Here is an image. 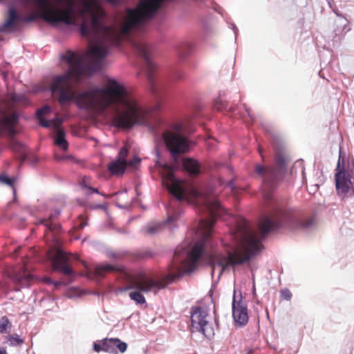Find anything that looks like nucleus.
<instances>
[{"label": "nucleus", "mask_w": 354, "mask_h": 354, "mask_svg": "<svg viewBox=\"0 0 354 354\" xmlns=\"http://www.w3.org/2000/svg\"><path fill=\"white\" fill-rule=\"evenodd\" d=\"M62 58L69 65V68L65 74L54 77L51 84L52 92L59 93L58 102L62 106L75 100L80 109L100 113L111 106L114 109L112 123L121 129H130L136 124L155 128L160 122L154 114L161 109L160 102H157L153 111H150L140 104L134 95L114 80H110L105 88L95 86L75 94L73 91L71 81L78 82L84 75L83 59L71 50Z\"/></svg>", "instance_id": "1"}, {"label": "nucleus", "mask_w": 354, "mask_h": 354, "mask_svg": "<svg viewBox=\"0 0 354 354\" xmlns=\"http://www.w3.org/2000/svg\"><path fill=\"white\" fill-rule=\"evenodd\" d=\"M203 251L204 245L201 243H196L188 254L185 248L176 249L172 261L169 266L167 275L159 279L149 277L143 271L129 274L120 264L97 265L93 270V274L97 278H103L108 273H121L129 283V286L124 288L122 291L134 289L135 290L129 292V297L136 304H143L146 300L141 292H156L179 279L185 273L193 271Z\"/></svg>", "instance_id": "2"}, {"label": "nucleus", "mask_w": 354, "mask_h": 354, "mask_svg": "<svg viewBox=\"0 0 354 354\" xmlns=\"http://www.w3.org/2000/svg\"><path fill=\"white\" fill-rule=\"evenodd\" d=\"M289 212L276 207L270 216H264L259 222V229L261 237L256 232L248 230L244 225L239 227L236 234L237 246L233 250H226L225 254L214 251L208 257V261L214 270L216 266L224 272L230 268L248 262L261 248V240L271 230L278 229L289 220Z\"/></svg>", "instance_id": "3"}, {"label": "nucleus", "mask_w": 354, "mask_h": 354, "mask_svg": "<svg viewBox=\"0 0 354 354\" xmlns=\"http://www.w3.org/2000/svg\"><path fill=\"white\" fill-rule=\"evenodd\" d=\"M165 174H163V181L169 192L178 201H194L198 205L204 206L210 214L209 220H201L199 227L202 231V239L198 243L203 244L204 247L208 241L213 227L216 223V217H220L225 210L216 199V195L212 188L207 187L202 190L189 186L183 181L177 180L174 176L173 169L168 165L164 166Z\"/></svg>", "instance_id": "4"}, {"label": "nucleus", "mask_w": 354, "mask_h": 354, "mask_svg": "<svg viewBox=\"0 0 354 354\" xmlns=\"http://www.w3.org/2000/svg\"><path fill=\"white\" fill-rule=\"evenodd\" d=\"M37 6V12L32 13L27 17L20 16L12 7L8 9V17L1 27L0 32L6 30L17 28L19 22L30 23L41 18L50 24L62 23L64 24L74 22L71 15V5L66 10H62L60 7L50 0H35Z\"/></svg>", "instance_id": "5"}, {"label": "nucleus", "mask_w": 354, "mask_h": 354, "mask_svg": "<svg viewBox=\"0 0 354 354\" xmlns=\"http://www.w3.org/2000/svg\"><path fill=\"white\" fill-rule=\"evenodd\" d=\"M185 128L184 123H176L162 133L166 148L173 157L189 151V140L183 136Z\"/></svg>", "instance_id": "6"}, {"label": "nucleus", "mask_w": 354, "mask_h": 354, "mask_svg": "<svg viewBox=\"0 0 354 354\" xmlns=\"http://www.w3.org/2000/svg\"><path fill=\"white\" fill-rule=\"evenodd\" d=\"M52 109L48 105H45L37 111V118L39 124L45 128L53 127L56 129L55 136V144L64 151H66L68 147V142L66 140V133L63 129L60 128L62 120L56 116L51 120H46L44 116L48 115Z\"/></svg>", "instance_id": "7"}, {"label": "nucleus", "mask_w": 354, "mask_h": 354, "mask_svg": "<svg viewBox=\"0 0 354 354\" xmlns=\"http://www.w3.org/2000/svg\"><path fill=\"white\" fill-rule=\"evenodd\" d=\"M192 326L205 337L211 338L214 335V328L209 321V309L205 306H194L191 312Z\"/></svg>", "instance_id": "8"}, {"label": "nucleus", "mask_w": 354, "mask_h": 354, "mask_svg": "<svg viewBox=\"0 0 354 354\" xmlns=\"http://www.w3.org/2000/svg\"><path fill=\"white\" fill-rule=\"evenodd\" d=\"M48 259L50 261L53 270L59 271L62 274L70 276L73 271L70 265V256L59 248L49 250L46 254Z\"/></svg>", "instance_id": "9"}, {"label": "nucleus", "mask_w": 354, "mask_h": 354, "mask_svg": "<svg viewBox=\"0 0 354 354\" xmlns=\"http://www.w3.org/2000/svg\"><path fill=\"white\" fill-rule=\"evenodd\" d=\"M132 46L136 50L138 55L144 60L146 75L149 84H151V90L154 93L156 66L150 59V48L147 44L142 41H133Z\"/></svg>", "instance_id": "10"}, {"label": "nucleus", "mask_w": 354, "mask_h": 354, "mask_svg": "<svg viewBox=\"0 0 354 354\" xmlns=\"http://www.w3.org/2000/svg\"><path fill=\"white\" fill-rule=\"evenodd\" d=\"M335 174V187L337 193L339 196L344 197L347 194L353 192V184L354 178L352 171L345 169L341 165L340 160H338Z\"/></svg>", "instance_id": "11"}, {"label": "nucleus", "mask_w": 354, "mask_h": 354, "mask_svg": "<svg viewBox=\"0 0 354 354\" xmlns=\"http://www.w3.org/2000/svg\"><path fill=\"white\" fill-rule=\"evenodd\" d=\"M18 122L19 115L16 112L6 115L0 111V135H8L13 138L17 133L16 126Z\"/></svg>", "instance_id": "12"}, {"label": "nucleus", "mask_w": 354, "mask_h": 354, "mask_svg": "<svg viewBox=\"0 0 354 354\" xmlns=\"http://www.w3.org/2000/svg\"><path fill=\"white\" fill-rule=\"evenodd\" d=\"M232 316L235 323L239 326H245L248 322L247 306L241 297L236 301L235 294L232 301Z\"/></svg>", "instance_id": "13"}, {"label": "nucleus", "mask_w": 354, "mask_h": 354, "mask_svg": "<svg viewBox=\"0 0 354 354\" xmlns=\"http://www.w3.org/2000/svg\"><path fill=\"white\" fill-rule=\"evenodd\" d=\"M255 173L262 178L263 189L265 192L269 191L273 187L277 176L274 169L257 165Z\"/></svg>", "instance_id": "14"}, {"label": "nucleus", "mask_w": 354, "mask_h": 354, "mask_svg": "<svg viewBox=\"0 0 354 354\" xmlns=\"http://www.w3.org/2000/svg\"><path fill=\"white\" fill-rule=\"evenodd\" d=\"M12 279L16 286V290H19L24 287L30 286L35 279L28 270L23 266L19 270L15 271Z\"/></svg>", "instance_id": "15"}, {"label": "nucleus", "mask_w": 354, "mask_h": 354, "mask_svg": "<svg viewBox=\"0 0 354 354\" xmlns=\"http://www.w3.org/2000/svg\"><path fill=\"white\" fill-rule=\"evenodd\" d=\"M59 215V212L57 211L51 214L48 218L41 219L39 223L44 225L46 229L54 235H57L61 230V225L55 221Z\"/></svg>", "instance_id": "16"}, {"label": "nucleus", "mask_w": 354, "mask_h": 354, "mask_svg": "<svg viewBox=\"0 0 354 354\" xmlns=\"http://www.w3.org/2000/svg\"><path fill=\"white\" fill-rule=\"evenodd\" d=\"M105 352L112 353H117L118 351L124 353L127 348V344L118 338L105 339Z\"/></svg>", "instance_id": "17"}, {"label": "nucleus", "mask_w": 354, "mask_h": 354, "mask_svg": "<svg viewBox=\"0 0 354 354\" xmlns=\"http://www.w3.org/2000/svg\"><path fill=\"white\" fill-rule=\"evenodd\" d=\"M183 166L185 171L192 175H198L201 172L199 162L194 158H186L183 160Z\"/></svg>", "instance_id": "18"}, {"label": "nucleus", "mask_w": 354, "mask_h": 354, "mask_svg": "<svg viewBox=\"0 0 354 354\" xmlns=\"http://www.w3.org/2000/svg\"><path fill=\"white\" fill-rule=\"evenodd\" d=\"M127 167V162H122L120 160H117L115 162H111L109 167V171L112 174H122L124 171V169Z\"/></svg>", "instance_id": "19"}, {"label": "nucleus", "mask_w": 354, "mask_h": 354, "mask_svg": "<svg viewBox=\"0 0 354 354\" xmlns=\"http://www.w3.org/2000/svg\"><path fill=\"white\" fill-rule=\"evenodd\" d=\"M12 323L6 316H3L0 319V334L5 333L10 330Z\"/></svg>", "instance_id": "20"}, {"label": "nucleus", "mask_w": 354, "mask_h": 354, "mask_svg": "<svg viewBox=\"0 0 354 354\" xmlns=\"http://www.w3.org/2000/svg\"><path fill=\"white\" fill-rule=\"evenodd\" d=\"M58 1H64L66 6V8L65 9H62L60 8V9L62 10H66L69 8V6L70 5H71V10H70L71 11V17L74 21V22L73 24H68V25H75L77 24V18H76V16L75 15V3H74V0H58Z\"/></svg>", "instance_id": "21"}, {"label": "nucleus", "mask_w": 354, "mask_h": 354, "mask_svg": "<svg viewBox=\"0 0 354 354\" xmlns=\"http://www.w3.org/2000/svg\"><path fill=\"white\" fill-rule=\"evenodd\" d=\"M214 109L218 111H223L227 109V102L219 96L214 102Z\"/></svg>", "instance_id": "22"}, {"label": "nucleus", "mask_w": 354, "mask_h": 354, "mask_svg": "<svg viewBox=\"0 0 354 354\" xmlns=\"http://www.w3.org/2000/svg\"><path fill=\"white\" fill-rule=\"evenodd\" d=\"M7 339L10 342V344L12 346L21 345L24 343V339H21L17 334L9 335L7 336Z\"/></svg>", "instance_id": "23"}, {"label": "nucleus", "mask_w": 354, "mask_h": 354, "mask_svg": "<svg viewBox=\"0 0 354 354\" xmlns=\"http://www.w3.org/2000/svg\"><path fill=\"white\" fill-rule=\"evenodd\" d=\"M314 224V218H307L304 220H301L298 222V228L308 229L313 226Z\"/></svg>", "instance_id": "24"}, {"label": "nucleus", "mask_w": 354, "mask_h": 354, "mask_svg": "<svg viewBox=\"0 0 354 354\" xmlns=\"http://www.w3.org/2000/svg\"><path fill=\"white\" fill-rule=\"evenodd\" d=\"M129 149L126 146L121 148L118 153V160L122 162H127L126 158L128 156Z\"/></svg>", "instance_id": "25"}, {"label": "nucleus", "mask_w": 354, "mask_h": 354, "mask_svg": "<svg viewBox=\"0 0 354 354\" xmlns=\"http://www.w3.org/2000/svg\"><path fill=\"white\" fill-rule=\"evenodd\" d=\"M106 348L105 339L101 343H94L93 344V350L96 352L105 351Z\"/></svg>", "instance_id": "26"}, {"label": "nucleus", "mask_w": 354, "mask_h": 354, "mask_svg": "<svg viewBox=\"0 0 354 354\" xmlns=\"http://www.w3.org/2000/svg\"><path fill=\"white\" fill-rule=\"evenodd\" d=\"M280 294H281V297L283 299H285V300H287V301L290 300V299L292 297V293L287 288L282 289L281 290V292H280Z\"/></svg>", "instance_id": "27"}, {"label": "nucleus", "mask_w": 354, "mask_h": 354, "mask_svg": "<svg viewBox=\"0 0 354 354\" xmlns=\"http://www.w3.org/2000/svg\"><path fill=\"white\" fill-rule=\"evenodd\" d=\"M14 180H15V179L10 178L8 176L0 175V182L1 183H5L6 185L13 187Z\"/></svg>", "instance_id": "28"}, {"label": "nucleus", "mask_w": 354, "mask_h": 354, "mask_svg": "<svg viewBox=\"0 0 354 354\" xmlns=\"http://www.w3.org/2000/svg\"><path fill=\"white\" fill-rule=\"evenodd\" d=\"M78 218L80 221V223L79 224L77 227L80 230L83 229L85 226L87 225V221L85 218L84 216L83 215H80Z\"/></svg>", "instance_id": "29"}, {"label": "nucleus", "mask_w": 354, "mask_h": 354, "mask_svg": "<svg viewBox=\"0 0 354 354\" xmlns=\"http://www.w3.org/2000/svg\"><path fill=\"white\" fill-rule=\"evenodd\" d=\"M140 162V159L137 156H134L129 161H127V166H136Z\"/></svg>", "instance_id": "30"}, {"label": "nucleus", "mask_w": 354, "mask_h": 354, "mask_svg": "<svg viewBox=\"0 0 354 354\" xmlns=\"http://www.w3.org/2000/svg\"><path fill=\"white\" fill-rule=\"evenodd\" d=\"M88 180H89V178L86 177V176H84L80 184H81V186L84 188V189H88V187H90L89 185H88Z\"/></svg>", "instance_id": "31"}, {"label": "nucleus", "mask_w": 354, "mask_h": 354, "mask_svg": "<svg viewBox=\"0 0 354 354\" xmlns=\"http://www.w3.org/2000/svg\"><path fill=\"white\" fill-rule=\"evenodd\" d=\"M88 192L86 193L87 195H89L92 193H96L102 195V194H101L97 188H93L91 186L88 187ZM103 196L104 195L103 194Z\"/></svg>", "instance_id": "32"}, {"label": "nucleus", "mask_w": 354, "mask_h": 354, "mask_svg": "<svg viewBox=\"0 0 354 354\" xmlns=\"http://www.w3.org/2000/svg\"><path fill=\"white\" fill-rule=\"evenodd\" d=\"M2 0H0L1 1ZM20 2L24 4V6H27L32 3H35V0H19Z\"/></svg>", "instance_id": "33"}, {"label": "nucleus", "mask_w": 354, "mask_h": 354, "mask_svg": "<svg viewBox=\"0 0 354 354\" xmlns=\"http://www.w3.org/2000/svg\"><path fill=\"white\" fill-rule=\"evenodd\" d=\"M181 123H184L185 124V129H184V133L185 132L186 130H190V124H187L186 121H183ZM188 123H190V121H188Z\"/></svg>", "instance_id": "34"}, {"label": "nucleus", "mask_w": 354, "mask_h": 354, "mask_svg": "<svg viewBox=\"0 0 354 354\" xmlns=\"http://www.w3.org/2000/svg\"><path fill=\"white\" fill-rule=\"evenodd\" d=\"M157 230V228L155 227H149L148 228V232L150 233V234H153L156 232Z\"/></svg>", "instance_id": "35"}, {"label": "nucleus", "mask_w": 354, "mask_h": 354, "mask_svg": "<svg viewBox=\"0 0 354 354\" xmlns=\"http://www.w3.org/2000/svg\"><path fill=\"white\" fill-rule=\"evenodd\" d=\"M264 198H265V200H266V201L271 199L270 194V193L265 194H264Z\"/></svg>", "instance_id": "36"}, {"label": "nucleus", "mask_w": 354, "mask_h": 354, "mask_svg": "<svg viewBox=\"0 0 354 354\" xmlns=\"http://www.w3.org/2000/svg\"><path fill=\"white\" fill-rule=\"evenodd\" d=\"M44 281H45L46 283H51V280L50 278H48V277H46L44 279Z\"/></svg>", "instance_id": "37"}, {"label": "nucleus", "mask_w": 354, "mask_h": 354, "mask_svg": "<svg viewBox=\"0 0 354 354\" xmlns=\"http://www.w3.org/2000/svg\"><path fill=\"white\" fill-rule=\"evenodd\" d=\"M19 145V144L17 142H16L15 140H12V147H15V145Z\"/></svg>", "instance_id": "38"}, {"label": "nucleus", "mask_w": 354, "mask_h": 354, "mask_svg": "<svg viewBox=\"0 0 354 354\" xmlns=\"http://www.w3.org/2000/svg\"><path fill=\"white\" fill-rule=\"evenodd\" d=\"M0 354H7V352L5 349L0 350Z\"/></svg>", "instance_id": "39"}, {"label": "nucleus", "mask_w": 354, "mask_h": 354, "mask_svg": "<svg viewBox=\"0 0 354 354\" xmlns=\"http://www.w3.org/2000/svg\"><path fill=\"white\" fill-rule=\"evenodd\" d=\"M252 350H248V352H247V354H252Z\"/></svg>", "instance_id": "40"}, {"label": "nucleus", "mask_w": 354, "mask_h": 354, "mask_svg": "<svg viewBox=\"0 0 354 354\" xmlns=\"http://www.w3.org/2000/svg\"><path fill=\"white\" fill-rule=\"evenodd\" d=\"M229 186H230L232 189H233V187H232V183H231V182H230V183H229Z\"/></svg>", "instance_id": "41"}, {"label": "nucleus", "mask_w": 354, "mask_h": 354, "mask_svg": "<svg viewBox=\"0 0 354 354\" xmlns=\"http://www.w3.org/2000/svg\"><path fill=\"white\" fill-rule=\"evenodd\" d=\"M259 153L261 155V149H259Z\"/></svg>", "instance_id": "42"}]
</instances>
